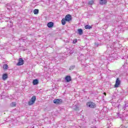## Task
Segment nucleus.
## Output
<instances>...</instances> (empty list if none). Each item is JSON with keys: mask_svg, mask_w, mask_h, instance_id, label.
<instances>
[{"mask_svg": "<svg viewBox=\"0 0 128 128\" xmlns=\"http://www.w3.org/2000/svg\"><path fill=\"white\" fill-rule=\"evenodd\" d=\"M72 20V15L68 14L65 16L64 18H63L62 20V26H64L66 24V22H71V20Z\"/></svg>", "mask_w": 128, "mask_h": 128, "instance_id": "obj_1", "label": "nucleus"}, {"mask_svg": "<svg viewBox=\"0 0 128 128\" xmlns=\"http://www.w3.org/2000/svg\"><path fill=\"white\" fill-rule=\"evenodd\" d=\"M36 96H34L32 97L30 100L28 102V104L29 106H32L36 102Z\"/></svg>", "mask_w": 128, "mask_h": 128, "instance_id": "obj_2", "label": "nucleus"}, {"mask_svg": "<svg viewBox=\"0 0 128 128\" xmlns=\"http://www.w3.org/2000/svg\"><path fill=\"white\" fill-rule=\"evenodd\" d=\"M87 106L90 108H96V104L92 102H87L86 104Z\"/></svg>", "mask_w": 128, "mask_h": 128, "instance_id": "obj_3", "label": "nucleus"}, {"mask_svg": "<svg viewBox=\"0 0 128 128\" xmlns=\"http://www.w3.org/2000/svg\"><path fill=\"white\" fill-rule=\"evenodd\" d=\"M53 102L55 104H62V99H54L53 100Z\"/></svg>", "mask_w": 128, "mask_h": 128, "instance_id": "obj_4", "label": "nucleus"}, {"mask_svg": "<svg viewBox=\"0 0 128 128\" xmlns=\"http://www.w3.org/2000/svg\"><path fill=\"white\" fill-rule=\"evenodd\" d=\"M120 86V78H117L114 86V88H118Z\"/></svg>", "mask_w": 128, "mask_h": 128, "instance_id": "obj_5", "label": "nucleus"}, {"mask_svg": "<svg viewBox=\"0 0 128 128\" xmlns=\"http://www.w3.org/2000/svg\"><path fill=\"white\" fill-rule=\"evenodd\" d=\"M24 59L22 58H19L18 62L16 64V66H22V64H24Z\"/></svg>", "mask_w": 128, "mask_h": 128, "instance_id": "obj_6", "label": "nucleus"}, {"mask_svg": "<svg viewBox=\"0 0 128 128\" xmlns=\"http://www.w3.org/2000/svg\"><path fill=\"white\" fill-rule=\"evenodd\" d=\"M108 0H100V4L101 5L106 4Z\"/></svg>", "mask_w": 128, "mask_h": 128, "instance_id": "obj_7", "label": "nucleus"}, {"mask_svg": "<svg viewBox=\"0 0 128 128\" xmlns=\"http://www.w3.org/2000/svg\"><path fill=\"white\" fill-rule=\"evenodd\" d=\"M65 80L67 82H70L72 81V78L70 76H67L65 78Z\"/></svg>", "mask_w": 128, "mask_h": 128, "instance_id": "obj_8", "label": "nucleus"}, {"mask_svg": "<svg viewBox=\"0 0 128 128\" xmlns=\"http://www.w3.org/2000/svg\"><path fill=\"white\" fill-rule=\"evenodd\" d=\"M8 78V76L7 74H3L2 76V78L3 80H6Z\"/></svg>", "mask_w": 128, "mask_h": 128, "instance_id": "obj_9", "label": "nucleus"}, {"mask_svg": "<svg viewBox=\"0 0 128 128\" xmlns=\"http://www.w3.org/2000/svg\"><path fill=\"white\" fill-rule=\"evenodd\" d=\"M47 26H48V28H52L54 26V22H49L47 24Z\"/></svg>", "mask_w": 128, "mask_h": 128, "instance_id": "obj_10", "label": "nucleus"}, {"mask_svg": "<svg viewBox=\"0 0 128 128\" xmlns=\"http://www.w3.org/2000/svg\"><path fill=\"white\" fill-rule=\"evenodd\" d=\"M32 84L34 86H36V84H38V79H35L33 80Z\"/></svg>", "mask_w": 128, "mask_h": 128, "instance_id": "obj_11", "label": "nucleus"}, {"mask_svg": "<svg viewBox=\"0 0 128 128\" xmlns=\"http://www.w3.org/2000/svg\"><path fill=\"white\" fill-rule=\"evenodd\" d=\"M10 106L11 108H16V102H12L10 104Z\"/></svg>", "mask_w": 128, "mask_h": 128, "instance_id": "obj_12", "label": "nucleus"}, {"mask_svg": "<svg viewBox=\"0 0 128 128\" xmlns=\"http://www.w3.org/2000/svg\"><path fill=\"white\" fill-rule=\"evenodd\" d=\"M88 4H89V6H92V4H94V0H90L88 2Z\"/></svg>", "mask_w": 128, "mask_h": 128, "instance_id": "obj_13", "label": "nucleus"}, {"mask_svg": "<svg viewBox=\"0 0 128 128\" xmlns=\"http://www.w3.org/2000/svg\"><path fill=\"white\" fill-rule=\"evenodd\" d=\"M8 64H4L3 65V69L4 70H8Z\"/></svg>", "mask_w": 128, "mask_h": 128, "instance_id": "obj_14", "label": "nucleus"}, {"mask_svg": "<svg viewBox=\"0 0 128 128\" xmlns=\"http://www.w3.org/2000/svg\"><path fill=\"white\" fill-rule=\"evenodd\" d=\"M84 28H86V30H90V28H92V26L90 25H86L85 26Z\"/></svg>", "mask_w": 128, "mask_h": 128, "instance_id": "obj_15", "label": "nucleus"}, {"mask_svg": "<svg viewBox=\"0 0 128 128\" xmlns=\"http://www.w3.org/2000/svg\"><path fill=\"white\" fill-rule=\"evenodd\" d=\"M78 34L80 35V36H82V34L84 33L82 32V29H78Z\"/></svg>", "mask_w": 128, "mask_h": 128, "instance_id": "obj_16", "label": "nucleus"}, {"mask_svg": "<svg viewBox=\"0 0 128 128\" xmlns=\"http://www.w3.org/2000/svg\"><path fill=\"white\" fill-rule=\"evenodd\" d=\"M38 14V9H35L34 10V14Z\"/></svg>", "mask_w": 128, "mask_h": 128, "instance_id": "obj_17", "label": "nucleus"}, {"mask_svg": "<svg viewBox=\"0 0 128 128\" xmlns=\"http://www.w3.org/2000/svg\"><path fill=\"white\" fill-rule=\"evenodd\" d=\"M77 42H78V39H75L73 41V44H76Z\"/></svg>", "mask_w": 128, "mask_h": 128, "instance_id": "obj_18", "label": "nucleus"}, {"mask_svg": "<svg viewBox=\"0 0 128 128\" xmlns=\"http://www.w3.org/2000/svg\"><path fill=\"white\" fill-rule=\"evenodd\" d=\"M70 68H71L74 69V66H72Z\"/></svg>", "mask_w": 128, "mask_h": 128, "instance_id": "obj_19", "label": "nucleus"}, {"mask_svg": "<svg viewBox=\"0 0 128 128\" xmlns=\"http://www.w3.org/2000/svg\"><path fill=\"white\" fill-rule=\"evenodd\" d=\"M104 94L105 95V96H106V92H104Z\"/></svg>", "mask_w": 128, "mask_h": 128, "instance_id": "obj_20", "label": "nucleus"}, {"mask_svg": "<svg viewBox=\"0 0 128 128\" xmlns=\"http://www.w3.org/2000/svg\"><path fill=\"white\" fill-rule=\"evenodd\" d=\"M96 46H98V44H96Z\"/></svg>", "mask_w": 128, "mask_h": 128, "instance_id": "obj_21", "label": "nucleus"}, {"mask_svg": "<svg viewBox=\"0 0 128 128\" xmlns=\"http://www.w3.org/2000/svg\"><path fill=\"white\" fill-rule=\"evenodd\" d=\"M95 44H96V43H95Z\"/></svg>", "mask_w": 128, "mask_h": 128, "instance_id": "obj_22", "label": "nucleus"}]
</instances>
